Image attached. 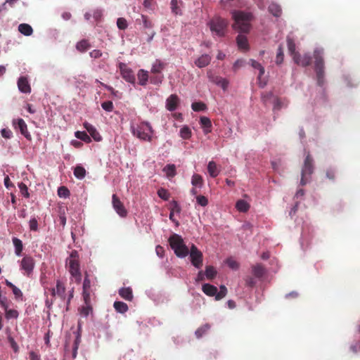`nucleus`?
Segmentation results:
<instances>
[{"mask_svg":"<svg viewBox=\"0 0 360 360\" xmlns=\"http://www.w3.org/2000/svg\"><path fill=\"white\" fill-rule=\"evenodd\" d=\"M217 84L221 86L223 89H226L228 87L229 82L224 78H219V79L217 81Z\"/></svg>","mask_w":360,"mask_h":360,"instance_id":"obj_64","label":"nucleus"},{"mask_svg":"<svg viewBox=\"0 0 360 360\" xmlns=\"http://www.w3.org/2000/svg\"><path fill=\"white\" fill-rule=\"evenodd\" d=\"M158 195L161 199L164 200H168L170 196V194L168 192V191L163 188H160V189H158Z\"/></svg>","mask_w":360,"mask_h":360,"instance_id":"obj_48","label":"nucleus"},{"mask_svg":"<svg viewBox=\"0 0 360 360\" xmlns=\"http://www.w3.org/2000/svg\"><path fill=\"white\" fill-rule=\"evenodd\" d=\"M252 273L257 278H262L266 274V269L262 264H256L252 266Z\"/></svg>","mask_w":360,"mask_h":360,"instance_id":"obj_18","label":"nucleus"},{"mask_svg":"<svg viewBox=\"0 0 360 360\" xmlns=\"http://www.w3.org/2000/svg\"><path fill=\"white\" fill-rule=\"evenodd\" d=\"M19 189L22 195L25 198L30 197V193L28 192L27 186L22 182L18 184Z\"/></svg>","mask_w":360,"mask_h":360,"instance_id":"obj_52","label":"nucleus"},{"mask_svg":"<svg viewBox=\"0 0 360 360\" xmlns=\"http://www.w3.org/2000/svg\"><path fill=\"white\" fill-rule=\"evenodd\" d=\"M191 184L198 188H201L203 185V179L201 175L198 174H194L192 176Z\"/></svg>","mask_w":360,"mask_h":360,"instance_id":"obj_32","label":"nucleus"},{"mask_svg":"<svg viewBox=\"0 0 360 360\" xmlns=\"http://www.w3.org/2000/svg\"><path fill=\"white\" fill-rule=\"evenodd\" d=\"M139 84L141 86H146L148 80V73L146 70L141 69L137 74Z\"/></svg>","mask_w":360,"mask_h":360,"instance_id":"obj_25","label":"nucleus"},{"mask_svg":"<svg viewBox=\"0 0 360 360\" xmlns=\"http://www.w3.org/2000/svg\"><path fill=\"white\" fill-rule=\"evenodd\" d=\"M269 11L276 17L280 16L282 13L281 6L274 3H272L269 5Z\"/></svg>","mask_w":360,"mask_h":360,"instance_id":"obj_36","label":"nucleus"},{"mask_svg":"<svg viewBox=\"0 0 360 360\" xmlns=\"http://www.w3.org/2000/svg\"><path fill=\"white\" fill-rule=\"evenodd\" d=\"M12 241L15 247V252L16 255L20 256L23 249L22 241L15 237L13 238Z\"/></svg>","mask_w":360,"mask_h":360,"instance_id":"obj_31","label":"nucleus"},{"mask_svg":"<svg viewBox=\"0 0 360 360\" xmlns=\"http://www.w3.org/2000/svg\"><path fill=\"white\" fill-rule=\"evenodd\" d=\"M196 200L198 204L202 207H205L208 205V200L204 195H197Z\"/></svg>","mask_w":360,"mask_h":360,"instance_id":"obj_55","label":"nucleus"},{"mask_svg":"<svg viewBox=\"0 0 360 360\" xmlns=\"http://www.w3.org/2000/svg\"><path fill=\"white\" fill-rule=\"evenodd\" d=\"M113 307L117 312L122 314L125 313L128 310L127 304L123 302L116 301L114 302Z\"/></svg>","mask_w":360,"mask_h":360,"instance_id":"obj_33","label":"nucleus"},{"mask_svg":"<svg viewBox=\"0 0 360 360\" xmlns=\"http://www.w3.org/2000/svg\"><path fill=\"white\" fill-rule=\"evenodd\" d=\"M83 125L86 130L89 133L90 136L96 141H101L102 140V136L92 124L85 122Z\"/></svg>","mask_w":360,"mask_h":360,"instance_id":"obj_16","label":"nucleus"},{"mask_svg":"<svg viewBox=\"0 0 360 360\" xmlns=\"http://www.w3.org/2000/svg\"><path fill=\"white\" fill-rule=\"evenodd\" d=\"M207 171L210 176L212 178L217 177L220 172V170L218 169L216 162L214 161L209 162L207 165Z\"/></svg>","mask_w":360,"mask_h":360,"instance_id":"obj_24","label":"nucleus"},{"mask_svg":"<svg viewBox=\"0 0 360 360\" xmlns=\"http://www.w3.org/2000/svg\"><path fill=\"white\" fill-rule=\"evenodd\" d=\"M234 23L233 27L234 30L243 33H247L250 29V21L252 15L243 11H234L233 13Z\"/></svg>","mask_w":360,"mask_h":360,"instance_id":"obj_2","label":"nucleus"},{"mask_svg":"<svg viewBox=\"0 0 360 360\" xmlns=\"http://www.w3.org/2000/svg\"><path fill=\"white\" fill-rule=\"evenodd\" d=\"M250 63L253 68L259 70V72L258 79H260L261 77L264 74L265 72L264 67L259 62L254 59H250Z\"/></svg>","mask_w":360,"mask_h":360,"instance_id":"obj_35","label":"nucleus"},{"mask_svg":"<svg viewBox=\"0 0 360 360\" xmlns=\"http://www.w3.org/2000/svg\"><path fill=\"white\" fill-rule=\"evenodd\" d=\"M165 68V64L160 60H156L153 64L151 72L153 74H160Z\"/></svg>","mask_w":360,"mask_h":360,"instance_id":"obj_28","label":"nucleus"},{"mask_svg":"<svg viewBox=\"0 0 360 360\" xmlns=\"http://www.w3.org/2000/svg\"><path fill=\"white\" fill-rule=\"evenodd\" d=\"M227 265L232 269H238L239 267V264L233 259H228L226 260Z\"/></svg>","mask_w":360,"mask_h":360,"instance_id":"obj_59","label":"nucleus"},{"mask_svg":"<svg viewBox=\"0 0 360 360\" xmlns=\"http://www.w3.org/2000/svg\"><path fill=\"white\" fill-rule=\"evenodd\" d=\"M202 292L207 296L216 297L217 288L214 285H212L209 283H205L202 286Z\"/></svg>","mask_w":360,"mask_h":360,"instance_id":"obj_21","label":"nucleus"},{"mask_svg":"<svg viewBox=\"0 0 360 360\" xmlns=\"http://www.w3.org/2000/svg\"><path fill=\"white\" fill-rule=\"evenodd\" d=\"M163 172L166 174L168 178H172L176 174V166L173 164L167 165L163 168Z\"/></svg>","mask_w":360,"mask_h":360,"instance_id":"obj_30","label":"nucleus"},{"mask_svg":"<svg viewBox=\"0 0 360 360\" xmlns=\"http://www.w3.org/2000/svg\"><path fill=\"white\" fill-rule=\"evenodd\" d=\"M103 53L98 49H94L89 53L91 58L97 59L102 56Z\"/></svg>","mask_w":360,"mask_h":360,"instance_id":"obj_61","label":"nucleus"},{"mask_svg":"<svg viewBox=\"0 0 360 360\" xmlns=\"http://www.w3.org/2000/svg\"><path fill=\"white\" fill-rule=\"evenodd\" d=\"M227 294V289L224 285H221L219 288V291L217 292L216 300H220L223 299Z\"/></svg>","mask_w":360,"mask_h":360,"instance_id":"obj_49","label":"nucleus"},{"mask_svg":"<svg viewBox=\"0 0 360 360\" xmlns=\"http://www.w3.org/2000/svg\"><path fill=\"white\" fill-rule=\"evenodd\" d=\"M5 316L7 319H17L18 317V312L15 309H10L8 307L5 309Z\"/></svg>","mask_w":360,"mask_h":360,"instance_id":"obj_46","label":"nucleus"},{"mask_svg":"<svg viewBox=\"0 0 360 360\" xmlns=\"http://www.w3.org/2000/svg\"><path fill=\"white\" fill-rule=\"evenodd\" d=\"M210 60L211 57L208 54H203L195 61V64L197 67L202 68L207 66Z\"/></svg>","mask_w":360,"mask_h":360,"instance_id":"obj_20","label":"nucleus"},{"mask_svg":"<svg viewBox=\"0 0 360 360\" xmlns=\"http://www.w3.org/2000/svg\"><path fill=\"white\" fill-rule=\"evenodd\" d=\"M101 107L103 110L107 112H112L113 110L114 106L113 103L110 101H105L101 103Z\"/></svg>","mask_w":360,"mask_h":360,"instance_id":"obj_53","label":"nucleus"},{"mask_svg":"<svg viewBox=\"0 0 360 360\" xmlns=\"http://www.w3.org/2000/svg\"><path fill=\"white\" fill-rule=\"evenodd\" d=\"M79 338L77 337L75 342H74V344H73V346H72V359H75L76 356H77V349H78V346H79Z\"/></svg>","mask_w":360,"mask_h":360,"instance_id":"obj_58","label":"nucleus"},{"mask_svg":"<svg viewBox=\"0 0 360 360\" xmlns=\"http://www.w3.org/2000/svg\"><path fill=\"white\" fill-rule=\"evenodd\" d=\"M217 271L212 266H207L205 269V274L207 279L212 280L217 276Z\"/></svg>","mask_w":360,"mask_h":360,"instance_id":"obj_39","label":"nucleus"},{"mask_svg":"<svg viewBox=\"0 0 360 360\" xmlns=\"http://www.w3.org/2000/svg\"><path fill=\"white\" fill-rule=\"evenodd\" d=\"M164 79L163 75L158 74L157 75L150 77V82L153 84H160L162 82Z\"/></svg>","mask_w":360,"mask_h":360,"instance_id":"obj_51","label":"nucleus"},{"mask_svg":"<svg viewBox=\"0 0 360 360\" xmlns=\"http://www.w3.org/2000/svg\"><path fill=\"white\" fill-rule=\"evenodd\" d=\"M8 341L10 343V345H11V348L13 349V352L15 353H18L19 351V347H18L17 342L13 339V338L11 337V335H9L8 337Z\"/></svg>","mask_w":360,"mask_h":360,"instance_id":"obj_57","label":"nucleus"},{"mask_svg":"<svg viewBox=\"0 0 360 360\" xmlns=\"http://www.w3.org/2000/svg\"><path fill=\"white\" fill-rule=\"evenodd\" d=\"M18 87L19 90L25 94H29L31 92V87L28 82V80L25 77H20L18 81Z\"/></svg>","mask_w":360,"mask_h":360,"instance_id":"obj_19","label":"nucleus"},{"mask_svg":"<svg viewBox=\"0 0 360 360\" xmlns=\"http://www.w3.org/2000/svg\"><path fill=\"white\" fill-rule=\"evenodd\" d=\"M34 267V260L31 256H25L20 262V269L25 271L27 276H30Z\"/></svg>","mask_w":360,"mask_h":360,"instance_id":"obj_13","label":"nucleus"},{"mask_svg":"<svg viewBox=\"0 0 360 360\" xmlns=\"http://www.w3.org/2000/svg\"><path fill=\"white\" fill-rule=\"evenodd\" d=\"M336 171L333 168H328L326 170V177L331 181H334L335 179Z\"/></svg>","mask_w":360,"mask_h":360,"instance_id":"obj_54","label":"nucleus"},{"mask_svg":"<svg viewBox=\"0 0 360 360\" xmlns=\"http://www.w3.org/2000/svg\"><path fill=\"white\" fill-rule=\"evenodd\" d=\"M132 133L140 140L150 142L152 141L153 130L148 122H142L136 127L132 128Z\"/></svg>","mask_w":360,"mask_h":360,"instance_id":"obj_6","label":"nucleus"},{"mask_svg":"<svg viewBox=\"0 0 360 360\" xmlns=\"http://www.w3.org/2000/svg\"><path fill=\"white\" fill-rule=\"evenodd\" d=\"M323 49H316L314 51V58L315 60V71L317 77V83L319 86L324 84V61L323 58Z\"/></svg>","mask_w":360,"mask_h":360,"instance_id":"obj_5","label":"nucleus"},{"mask_svg":"<svg viewBox=\"0 0 360 360\" xmlns=\"http://www.w3.org/2000/svg\"><path fill=\"white\" fill-rule=\"evenodd\" d=\"M74 175L79 179H82L86 176V169L79 165L75 167L74 169Z\"/></svg>","mask_w":360,"mask_h":360,"instance_id":"obj_38","label":"nucleus"},{"mask_svg":"<svg viewBox=\"0 0 360 360\" xmlns=\"http://www.w3.org/2000/svg\"><path fill=\"white\" fill-rule=\"evenodd\" d=\"M58 195L60 198H67L70 196V193L67 187L60 186L58 188Z\"/></svg>","mask_w":360,"mask_h":360,"instance_id":"obj_47","label":"nucleus"},{"mask_svg":"<svg viewBox=\"0 0 360 360\" xmlns=\"http://www.w3.org/2000/svg\"><path fill=\"white\" fill-rule=\"evenodd\" d=\"M314 160L309 153H308L304 161L302 168L300 184L304 186L309 181L311 175L314 172Z\"/></svg>","mask_w":360,"mask_h":360,"instance_id":"obj_8","label":"nucleus"},{"mask_svg":"<svg viewBox=\"0 0 360 360\" xmlns=\"http://www.w3.org/2000/svg\"><path fill=\"white\" fill-rule=\"evenodd\" d=\"M287 45L288 51L292 57L297 54L298 52L296 51V45L293 40V39L290 38L289 36L287 37Z\"/></svg>","mask_w":360,"mask_h":360,"instance_id":"obj_34","label":"nucleus"},{"mask_svg":"<svg viewBox=\"0 0 360 360\" xmlns=\"http://www.w3.org/2000/svg\"><path fill=\"white\" fill-rule=\"evenodd\" d=\"M75 135L76 138L86 143H90L91 141L90 136L85 131H77L75 132Z\"/></svg>","mask_w":360,"mask_h":360,"instance_id":"obj_40","label":"nucleus"},{"mask_svg":"<svg viewBox=\"0 0 360 360\" xmlns=\"http://www.w3.org/2000/svg\"><path fill=\"white\" fill-rule=\"evenodd\" d=\"M112 204L114 210L119 216L121 217H127V210L116 194H113L112 196Z\"/></svg>","mask_w":360,"mask_h":360,"instance_id":"obj_12","label":"nucleus"},{"mask_svg":"<svg viewBox=\"0 0 360 360\" xmlns=\"http://www.w3.org/2000/svg\"><path fill=\"white\" fill-rule=\"evenodd\" d=\"M44 295L46 297L45 305L49 309H51L58 299L59 300L58 306L62 307L65 303L67 307L66 310L68 309V306L73 297V289L69 291L67 297L65 285L59 279L56 280V285L53 287H48L44 284Z\"/></svg>","mask_w":360,"mask_h":360,"instance_id":"obj_1","label":"nucleus"},{"mask_svg":"<svg viewBox=\"0 0 360 360\" xmlns=\"http://www.w3.org/2000/svg\"><path fill=\"white\" fill-rule=\"evenodd\" d=\"M192 134L191 129L188 126H184L180 129V136L184 139H188Z\"/></svg>","mask_w":360,"mask_h":360,"instance_id":"obj_42","label":"nucleus"},{"mask_svg":"<svg viewBox=\"0 0 360 360\" xmlns=\"http://www.w3.org/2000/svg\"><path fill=\"white\" fill-rule=\"evenodd\" d=\"M117 26L120 30H124L128 27L127 21L124 18H119L117 20Z\"/></svg>","mask_w":360,"mask_h":360,"instance_id":"obj_50","label":"nucleus"},{"mask_svg":"<svg viewBox=\"0 0 360 360\" xmlns=\"http://www.w3.org/2000/svg\"><path fill=\"white\" fill-rule=\"evenodd\" d=\"M18 31L25 36H30L33 32V29L29 24L22 23L18 26Z\"/></svg>","mask_w":360,"mask_h":360,"instance_id":"obj_27","label":"nucleus"},{"mask_svg":"<svg viewBox=\"0 0 360 360\" xmlns=\"http://www.w3.org/2000/svg\"><path fill=\"white\" fill-rule=\"evenodd\" d=\"M13 295H15V299H22V291L17 288L15 285L13 288H11Z\"/></svg>","mask_w":360,"mask_h":360,"instance_id":"obj_63","label":"nucleus"},{"mask_svg":"<svg viewBox=\"0 0 360 360\" xmlns=\"http://www.w3.org/2000/svg\"><path fill=\"white\" fill-rule=\"evenodd\" d=\"M229 22L226 20L215 16L212 18L208 22L207 25L210 29L212 35L222 37L225 36Z\"/></svg>","mask_w":360,"mask_h":360,"instance_id":"obj_4","label":"nucleus"},{"mask_svg":"<svg viewBox=\"0 0 360 360\" xmlns=\"http://www.w3.org/2000/svg\"><path fill=\"white\" fill-rule=\"evenodd\" d=\"M236 207L238 211L245 212L249 210L250 205L245 200H239L236 202Z\"/></svg>","mask_w":360,"mask_h":360,"instance_id":"obj_37","label":"nucleus"},{"mask_svg":"<svg viewBox=\"0 0 360 360\" xmlns=\"http://www.w3.org/2000/svg\"><path fill=\"white\" fill-rule=\"evenodd\" d=\"M90 288H91V281L88 278L87 274L86 275L84 282H83V299L84 302H87L90 300Z\"/></svg>","mask_w":360,"mask_h":360,"instance_id":"obj_17","label":"nucleus"},{"mask_svg":"<svg viewBox=\"0 0 360 360\" xmlns=\"http://www.w3.org/2000/svg\"><path fill=\"white\" fill-rule=\"evenodd\" d=\"M168 242L174 254L178 257L184 258L188 255L189 249L186 245L181 236L173 233L169 238Z\"/></svg>","mask_w":360,"mask_h":360,"instance_id":"obj_3","label":"nucleus"},{"mask_svg":"<svg viewBox=\"0 0 360 360\" xmlns=\"http://www.w3.org/2000/svg\"><path fill=\"white\" fill-rule=\"evenodd\" d=\"M84 303L85 305L81 308L80 312L83 316H87L92 311V307L91 306V299L87 302Z\"/></svg>","mask_w":360,"mask_h":360,"instance_id":"obj_44","label":"nucleus"},{"mask_svg":"<svg viewBox=\"0 0 360 360\" xmlns=\"http://www.w3.org/2000/svg\"><path fill=\"white\" fill-rule=\"evenodd\" d=\"M13 125L14 128L16 130H19L20 134L23 135L27 139L31 140L32 136L28 131L27 124L22 118L13 120Z\"/></svg>","mask_w":360,"mask_h":360,"instance_id":"obj_11","label":"nucleus"},{"mask_svg":"<svg viewBox=\"0 0 360 360\" xmlns=\"http://www.w3.org/2000/svg\"><path fill=\"white\" fill-rule=\"evenodd\" d=\"M292 59L294 62L300 66L307 67L311 64V57L309 53L300 55L299 53L293 56Z\"/></svg>","mask_w":360,"mask_h":360,"instance_id":"obj_14","label":"nucleus"},{"mask_svg":"<svg viewBox=\"0 0 360 360\" xmlns=\"http://www.w3.org/2000/svg\"><path fill=\"white\" fill-rule=\"evenodd\" d=\"M191 108L195 112H200L205 110L207 109V106L202 102H194L191 105Z\"/></svg>","mask_w":360,"mask_h":360,"instance_id":"obj_43","label":"nucleus"},{"mask_svg":"<svg viewBox=\"0 0 360 360\" xmlns=\"http://www.w3.org/2000/svg\"><path fill=\"white\" fill-rule=\"evenodd\" d=\"M141 20L143 23V26L145 28H151L153 27V23L150 20H148V17L144 15H141Z\"/></svg>","mask_w":360,"mask_h":360,"instance_id":"obj_60","label":"nucleus"},{"mask_svg":"<svg viewBox=\"0 0 360 360\" xmlns=\"http://www.w3.org/2000/svg\"><path fill=\"white\" fill-rule=\"evenodd\" d=\"M236 41L238 46L240 50L248 51L249 49L248 39L245 35L238 34L236 38Z\"/></svg>","mask_w":360,"mask_h":360,"instance_id":"obj_23","label":"nucleus"},{"mask_svg":"<svg viewBox=\"0 0 360 360\" xmlns=\"http://www.w3.org/2000/svg\"><path fill=\"white\" fill-rule=\"evenodd\" d=\"M171 8L172 12L178 15L180 13V8L179 7V1L178 0H172L171 1Z\"/></svg>","mask_w":360,"mask_h":360,"instance_id":"obj_56","label":"nucleus"},{"mask_svg":"<svg viewBox=\"0 0 360 360\" xmlns=\"http://www.w3.org/2000/svg\"><path fill=\"white\" fill-rule=\"evenodd\" d=\"M188 255L192 265L196 269H200L202 266L203 261L202 252L194 244H192Z\"/></svg>","mask_w":360,"mask_h":360,"instance_id":"obj_9","label":"nucleus"},{"mask_svg":"<svg viewBox=\"0 0 360 360\" xmlns=\"http://www.w3.org/2000/svg\"><path fill=\"white\" fill-rule=\"evenodd\" d=\"M179 102L180 100L176 94L170 95L166 100L167 110L171 112L175 110L177 108Z\"/></svg>","mask_w":360,"mask_h":360,"instance_id":"obj_15","label":"nucleus"},{"mask_svg":"<svg viewBox=\"0 0 360 360\" xmlns=\"http://www.w3.org/2000/svg\"><path fill=\"white\" fill-rule=\"evenodd\" d=\"M201 126L205 129V133L207 134L211 131L212 123L210 120L207 117H201L200 119Z\"/></svg>","mask_w":360,"mask_h":360,"instance_id":"obj_29","label":"nucleus"},{"mask_svg":"<svg viewBox=\"0 0 360 360\" xmlns=\"http://www.w3.org/2000/svg\"><path fill=\"white\" fill-rule=\"evenodd\" d=\"M245 285L248 287H253L256 284V281L255 278L252 276H247L245 278Z\"/></svg>","mask_w":360,"mask_h":360,"instance_id":"obj_62","label":"nucleus"},{"mask_svg":"<svg viewBox=\"0 0 360 360\" xmlns=\"http://www.w3.org/2000/svg\"><path fill=\"white\" fill-rule=\"evenodd\" d=\"M284 59V53H283V49L282 45H279L277 53H276V63L277 65H281L283 62Z\"/></svg>","mask_w":360,"mask_h":360,"instance_id":"obj_41","label":"nucleus"},{"mask_svg":"<svg viewBox=\"0 0 360 360\" xmlns=\"http://www.w3.org/2000/svg\"><path fill=\"white\" fill-rule=\"evenodd\" d=\"M119 68L122 78L127 82L134 84L136 79L132 70L124 63H119Z\"/></svg>","mask_w":360,"mask_h":360,"instance_id":"obj_10","label":"nucleus"},{"mask_svg":"<svg viewBox=\"0 0 360 360\" xmlns=\"http://www.w3.org/2000/svg\"><path fill=\"white\" fill-rule=\"evenodd\" d=\"M210 328V326L209 324H205L201 326L195 331V335L198 338H201L205 333H207Z\"/></svg>","mask_w":360,"mask_h":360,"instance_id":"obj_45","label":"nucleus"},{"mask_svg":"<svg viewBox=\"0 0 360 360\" xmlns=\"http://www.w3.org/2000/svg\"><path fill=\"white\" fill-rule=\"evenodd\" d=\"M119 295L127 301H131L134 297L132 289L130 287L120 288L119 290Z\"/></svg>","mask_w":360,"mask_h":360,"instance_id":"obj_22","label":"nucleus"},{"mask_svg":"<svg viewBox=\"0 0 360 360\" xmlns=\"http://www.w3.org/2000/svg\"><path fill=\"white\" fill-rule=\"evenodd\" d=\"M67 265L68 266L70 274L77 280L79 281L81 279V273L79 254L76 250L71 252L69 258L67 259Z\"/></svg>","mask_w":360,"mask_h":360,"instance_id":"obj_7","label":"nucleus"},{"mask_svg":"<svg viewBox=\"0 0 360 360\" xmlns=\"http://www.w3.org/2000/svg\"><path fill=\"white\" fill-rule=\"evenodd\" d=\"M91 47V44L87 39H82L76 44V49L80 53H84Z\"/></svg>","mask_w":360,"mask_h":360,"instance_id":"obj_26","label":"nucleus"}]
</instances>
